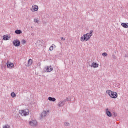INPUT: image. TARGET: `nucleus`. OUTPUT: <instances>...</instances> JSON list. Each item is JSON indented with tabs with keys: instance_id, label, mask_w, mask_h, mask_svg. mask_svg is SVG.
<instances>
[{
	"instance_id": "1",
	"label": "nucleus",
	"mask_w": 128,
	"mask_h": 128,
	"mask_svg": "<svg viewBox=\"0 0 128 128\" xmlns=\"http://www.w3.org/2000/svg\"><path fill=\"white\" fill-rule=\"evenodd\" d=\"M93 33L94 30H91L90 33L83 35V36L80 39L81 42H88V40H90L93 36Z\"/></svg>"
},
{
	"instance_id": "2",
	"label": "nucleus",
	"mask_w": 128,
	"mask_h": 128,
	"mask_svg": "<svg viewBox=\"0 0 128 128\" xmlns=\"http://www.w3.org/2000/svg\"><path fill=\"white\" fill-rule=\"evenodd\" d=\"M30 111L28 110H22V112H20V114L22 116H28L30 114Z\"/></svg>"
},
{
	"instance_id": "3",
	"label": "nucleus",
	"mask_w": 128,
	"mask_h": 128,
	"mask_svg": "<svg viewBox=\"0 0 128 128\" xmlns=\"http://www.w3.org/2000/svg\"><path fill=\"white\" fill-rule=\"evenodd\" d=\"M52 70H54V68H52V66H48L44 68V72H51Z\"/></svg>"
},
{
	"instance_id": "4",
	"label": "nucleus",
	"mask_w": 128,
	"mask_h": 128,
	"mask_svg": "<svg viewBox=\"0 0 128 128\" xmlns=\"http://www.w3.org/2000/svg\"><path fill=\"white\" fill-rule=\"evenodd\" d=\"M6 65H7V68H10V70H12V68H14V63H12L10 62V61H8L6 63Z\"/></svg>"
},
{
	"instance_id": "5",
	"label": "nucleus",
	"mask_w": 128,
	"mask_h": 128,
	"mask_svg": "<svg viewBox=\"0 0 128 128\" xmlns=\"http://www.w3.org/2000/svg\"><path fill=\"white\" fill-rule=\"evenodd\" d=\"M29 124H30V126H32L34 128H36V126H38V121L37 120L30 121L29 122Z\"/></svg>"
},
{
	"instance_id": "6",
	"label": "nucleus",
	"mask_w": 128,
	"mask_h": 128,
	"mask_svg": "<svg viewBox=\"0 0 128 128\" xmlns=\"http://www.w3.org/2000/svg\"><path fill=\"white\" fill-rule=\"evenodd\" d=\"M13 44L14 46L18 47L20 46V40H15L13 42Z\"/></svg>"
},
{
	"instance_id": "7",
	"label": "nucleus",
	"mask_w": 128,
	"mask_h": 128,
	"mask_svg": "<svg viewBox=\"0 0 128 128\" xmlns=\"http://www.w3.org/2000/svg\"><path fill=\"white\" fill-rule=\"evenodd\" d=\"M32 12H38V6L36 5H33L32 8H31Z\"/></svg>"
},
{
	"instance_id": "8",
	"label": "nucleus",
	"mask_w": 128,
	"mask_h": 128,
	"mask_svg": "<svg viewBox=\"0 0 128 128\" xmlns=\"http://www.w3.org/2000/svg\"><path fill=\"white\" fill-rule=\"evenodd\" d=\"M50 113V110L44 111L42 114H41V116L42 118H46L48 116V114Z\"/></svg>"
},
{
	"instance_id": "9",
	"label": "nucleus",
	"mask_w": 128,
	"mask_h": 128,
	"mask_svg": "<svg viewBox=\"0 0 128 128\" xmlns=\"http://www.w3.org/2000/svg\"><path fill=\"white\" fill-rule=\"evenodd\" d=\"M118 93H116V92H112L110 96V98H118Z\"/></svg>"
},
{
	"instance_id": "10",
	"label": "nucleus",
	"mask_w": 128,
	"mask_h": 128,
	"mask_svg": "<svg viewBox=\"0 0 128 128\" xmlns=\"http://www.w3.org/2000/svg\"><path fill=\"white\" fill-rule=\"evenodd\" d=\"M33 62H34L32 61V60L30 59L28 61V64H26V66L27 67L32 66Z\"/></svg>"
},
{
	"instance_id": "11",
	"label": "nucleus",
	"mask_w": 128,
	"mask_h": 128,
	"mask_svg": "<svg viewBox=\"0 0 128 128\" xmlns=\"http://www.w3.org/2000/svg\"><path fill=\"white\" fill-rule=\"evenodd\" d=\"M106 114L108 116V118H112V114L108 110V108L106 110Z\"/></svg>"
},
{
	"instance_id": "12",
	"label": "nucleus",
	"mask_w": 128,
	"mask_h": 128,
	"mask_svg": "<svg viewBox=\"0 0 128 128\" xmlns=\"http://www.w3.org/2000/svg\"><path fill=\"white\" fill-rule=\"evenodd\" d=\"M91 68H98V64L96 63L93 62L92 64V66Z\"/></svg>"
},
{
	"instance_id": "13",
	"label": "nucleus",
	"mask_w": 128,
	"mask_h": 128,
	"mask_svg": "<svg viewBox=\"0 0 128 128\" xmlns=\"http://www.w3.org/2000/svg\"><path fill=\"white\" fill-rule=\"evenodd\" d=\"M121 26L124 28H128V23H122Z\"/></svg>"
},
{
	"instance_id": "14",
	"label": "nucleus",
	"mask_w": 128,
	"mask_h": 128,
	"mask_svg": "<svg viewBox=\"0 0 128 128\" xmlns=\"http://www.w3.org/2000/svg\"><path fill=\"white\" fill-rule=\"evenodd\" d=\"M48 100H50V102H54L56 101V99L54 98L49 97Z\"/></svg>"
},
{
	"instance_id": "15",
	"label": "nucleus",
	"mask_w": 128,
	"mask_h": 128,
	"mask_svg": "<svg viewBox=\"0 0 128 128\" xmlns=\"http://www.w3.org/2000/svg\"><path fill=\"white\" fill-rule=\"evenodd\" d=\"M58 106H59L60 108H62V106H64V102H62V101L60 102L58 104Z\"/></svg>"
},
{
	"instance_id": "16",
	"label": "nucleus",
	"mask_w": 128,
	"mask_h": 128,
	"mask_svg": "<svg viewBox=\"0 0 128 128\" xmlns=\"http://www.w3.org/2000/svg\"><path fill=\"white\" fill-rule=\"evenodd\" d=\"M15 34H22V30H16L15 31Z\"/></svg>"
},
{
	"instance_id": "17",
	"label": "nucleus",
	"mask_w": 128,
	"mask_h": 128,
	"mask_svg": "<svg viewBox=\"0 0 128 128\" xmlns=\"http://www.w3.org/2000/svg\"><path fill=\"white\" fill-rule=\"evenodd\" d=\"M4 40H8V35H4L3 37Z\"/></svg>"
},
{
	"instance_id": "18",
	"label": "nucleus",
	"mask_w": 128,
	"mask_h": 128,
	"mask_svg": "<svg viewBox=\"0 0 128 128\" xmlns=\"http://www.w3.org/2000/svg\"><path fill=\"white\" fill-rule=\"evenodd\" d=\"M113 92L110 90H108L106 91V94H108V96H112V92Z\"/></svg>"
},
{
	"instance_id": "19",
	"label": "nucleus",
	"mask_w": 128,
	"mask_h": 128,
	"mask_svg": "<svg viewBox=\"0 0 128 128\" xmlns=\"http://www.w3.org/2000/svg\"><path fill=\"white\" fill-rule=\"evenodd\" d=\"M11 96L14 98H16V93L14 92H13L11 94Z\"/></svg>"
},
{
	"instance_id": "20",
	"label": "nucleus",
	"mask_w": 128,
	"mask_h": 128,
	"mask_svg": "<svg viewBox=\"0 0 128 128\" xmlns=\"http://www.w3.org/2000/svg\"><path fill=\"white\" fill-rule=\"evenodd\" d=\"M64 125L65 126H70V124L68 122H65Z\"/></svg>"
},
{
	"instance_id": "21",
	"label": "nucleus",
	"mask_w": 128,
	"mask_h": 128,
	"mask_svg": "<svg viewBox=\"0 0 128 128\" xmlns=\"http://www.w3.org/2000/svg\"><path fill=\"white\" fill-rule=\"evenodd\" d=\"M34 22H36V24H38V22H40V20H38V19H34Z\"/></svg>"
},
{
	"instance_id": "22",
	"label": "nucleus",
	"mask_w": 128,
	"mask_h": 128,
	"mask_svg": "<svg viewBox=\"0 0 128 128\" xmlns=\"http://www.w3.org/2000/svg\"><path fill=\"white\" fill-rule=\"evenodd\" d=\"M54 50V46H52L50 48V52H52Z\"/></svg>"
},
{
	"instance_id": "23",
	"label": "nucleus",
	"mask_w": 128,
	"mask_h": 128,
	"mask_svg": "<svg viewBox=\"0 0 128 128\" xmlns=\"http://www.w3.org/2000/svg\"><path fill=\"white\" fill-rule=\"evenodd\" d=\"M102 56H104V57L108 56V54H107V53H106V52L103 53V54H102Z\"/></svg>"
},
{
	"instance_id": "24",
	"label": "nucleus",
	"mask_w": 128,
	"mask_h": 128,
	"mask_svg": "<svg viewBox=\"0 0 128 128\" xmlns=\"http://www.w3.org/2000/svg\"><path fill=\"white\" fill-rule=\"evenodd\" d=\"M113 116L116 118V116H118V114L116 112H113Z\"/></svg>"
},
{
	"instance_id": "25",
	"label": "nucleus",
	"mask_w": 128,
	"mask_h": 128,
	"mask_svg": "<svg viewBox=\"0 0 128 128\" xmlns=\"http://www.w3.org/2000/svg\"><path fill=\"white\" fill-rule=\"evenodd\" d=\"M22 44H26V40H22Z\"/></svg>"
},
{
	"instance_id": "26",
	"label": "nucleus",
	"mask_w": 128,
	"mask_h": 128,
	"mask_svg": "<svg viewBox=\"0 0 128 128\" xmlns=\"http://www.w3.org/2000/svg\"><path fill=\"white\" fill-rule=\"evenodd\" d=\"M66 102H70L72 100V99L70 98H67L66 99Z\"/></svg>"
},
{
	"instance_id": "27",
	"label": "nucleus",
	"mask_w": 128,
	"mask_h": 128,
	"mask_svg": "<svg viewBox=\"0 0 128 128\" xmlns=\"http://www.w3.org/2000/svg\"><path fill=\"white\" fill-rule=\"evenodd\" d=\"M112 58L114 60H116V56H115L114 54H112Z\"/></svg>"
},
{
	"instance_id": "28",
	"label": "nucleus",
	"mask_w": 128,
	"mask_h": 128,
	"mask_svg": "<svg viewBox=\"0 0 128 128\" xmlns=\"http://www.w3.org/2000/svg\"><path fill=\"white\" fill-rule=\"evenodd\" d=\"M10 126L8 125H7V126H6L4 127V128H10Z\"/></svg>"
},
{
	"instance_id": "29",
	"label": "nucleus",
	"mask_w": 128,
	"mask_h": 128,
	"mask_svg": "<svg viewBox=\"0 0 128 128\" xmlns=\"http://www.w3.org/2000/svg\"><path fill=\"white\" fill-rule=\"evenodd\" d=\"M115 86H116V88H120V84H116Z\"/></svg>"
},
{
	"instance_id": "30",
	"label": "nucleus",
	"mask_w": 128,
	"mask_h": 128,
	"mask_svg": "<svg viewBox=\"0 0 128 128\" xmlns=\"http://www.w3.org/2000/svg\"><path fill=\"white\" fill-rule=\"evenodd\" d=\"M62 102H63V104H65L66 102V100H65L62 101Z\"/></svg>"
},
{
	"instance_id": "31",
	"label": "nucleus",
	"mask_w": 128,
	"mask_h": 128,
	"mask_svg": "<svg viewBox=\"0 0 128 128\" xmlns=\"http://www.w3.org/2000/svg\"><path fill=\"white\" fill-rule=\"evenodd\" d=\"M61 40H63V41L66 40V38H61Z\"/></svg>"
},
{
	"instance_id": "32",
	"label": "nucleus",
	"mask_w": 128,
	"mask_h": 128,
	"mask_svg": "<svg viewBox=\"0 0 128 128\" xmlns=\"http://www.w3.org/2000/svg\"><path fill=\"white\" fill-rule=\"evenodd\" d=\"M126 58H128V56H126H126H125Z\"/></svg>"
},
{
	"instance_id": "33",
	"label": "nucleus",
	"mask_w": 128,
	"mask_h": 128,
	"mask_svg": "<svg viewBox=\"0 0 128 128\" xmlns=\"http://www.w3.org/2000/svg\"><path fill=\"white\" fill-rule=\"evenodd\" d=\"M32 28H34L33 27H32Z\"/></svg>"
},
{
	"instance_id": "34",
	"label": "nucleus",
	"mask_w": 128,
	"mask_h": 128,
	"mask_svg": "<svg viewBox=\"0 0 128 128\" xmlns=\"http://www.w3.org/2000/svg\"><path fill=\"white\" fill-rule=\"evenodd\" d=\"M5 66L6 67V65H5Z\"/></svg>"
}]
</instances>
